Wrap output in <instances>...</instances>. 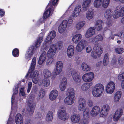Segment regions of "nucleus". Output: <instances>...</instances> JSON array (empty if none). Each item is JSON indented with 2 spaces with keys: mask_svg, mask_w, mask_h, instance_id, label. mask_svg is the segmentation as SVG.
<instances>
[{
  "mask_svg": "<svg viewBox=\"0 0 124 124\" xmlns=\"http://www.w3.org/2000/svg\"><path fill=\"white\" fill-rule=\"evenodd\" d=\"M36 62V58L34 57L32 60L28 73L25 76V78H27L28 76L32 78V81L33 83L36 84L39 82V72L37 70H35L34 72L33 71L35 67Z\"/></svg>",
  "mask_w": 124,
  "mask_h": 124,
  "instance_id": "nucleus-1",
  "label": "nucleus"
},
{
  "mask_svg": "<svg viewBox=\"0 0 124 124\" xmlns=\"http://www.w3.org/2000/svg\"><path fill=\"white\" fill-rule=\"evenodd\" d=\"M86 101L85 99L83 98H80L78 100V109L80 111H83L84 117H88L89 115V109L87 108H85Z\"/></svg>",
  "mask_w": 124,
  "mask_h": 124,
  "instance_id": "nucleus-2",
  "label": "nucleus"
},
{
  "mask_svg": "<svg viewBox=\"0 0 124 124\" xmlns=\"http://www.w3.org/2000/svg\"><path fill=\"white\" fill-rule=\"evenodd\" d=\"M34 99V96L32 94L30 95L27 98V102L28 106L27 108V111L30 115L33 114L34 112L35 109Z\"/></svg>",
  "mask_w": 124,
  "mask_h": 124,
  "instance_id": "nucleus-3",
  "label": "nucleus"
},
{
  "mask_svg": "<svg viewBox=\"0 0 124 124\" xmlns=\"http://www.w3.org/2000/svg\"><path fill=\"white\" fill-rule=\"evenodd\" d=\"M73 20V18L71 17L68 20L63 21L58 28V32L61 34L63 33L65 31L66 27H69L71 25Z\"/></svg>",
  "mask_w": 124,
  "mask_h": 124,
  "instance_id": "nucleus-4",
  "label": "nucleus"
},
{
  "mask_svg": "<svg viewBox=\"0 0 124 124\" xmlns=\"http://www.w3.org/2000/svg\"><path fill=\"white\" fill-rule=\"evenodd\" d=\"M104 90V87L102 84H97L95 85L93 89V95L95 97H100L102 94Z\"/></svg>",
  "mask_w": 124,
  "mask_h": 124,
  "instance_id": "nucleus-5",
  "label": "nucleus"
},
{
  "mask_svg": "<svg viewBox=\"0 0 124 124\" xmlns=\"http://www.w3.org/2000/svg\"><path fill=\"white\" fill-rule=\"evenodd\" d=\"M102 52V47L99 45L96 44L94 46L91 55L93 58H97L100 56Z\"/></svg>",
  "mask_w": 124,
  "mask_h": 124,
  "instance_id": "nucleus-6",
  "label": "nucleus"
},
{
  "mask_svg": "<svg viewBox=\"0 0 124 124\" xmlns=\"http://www.w3.org/2000/svg\"><path fill=\"white\" fill-rule=\"evenodd\" d=\"M57 115L58 118L63 121L67 120L69 118V115L66 113L65 108L63 106L60 107L58 110Z\"/></svg>",
  "mask_w": 124,
  "mask_h": 124,
  "instance_id": "nucleus-7",
  "label": "nucleus"
},
{
  "mask_svg": "<svg viewBox=\"0 0 124 124\" xmlns=\"http://www.w3.org/2000/svg\"><path fill=\"white\" fill-rule=\"evenodd\" d=\"M68 73L72 75L73 79L76 83H80L81 79L80 74L78 71L73 68H69L68 71Z\"/></svg>",
  "mask_w": 124,
  "mask_h": 124,
  "instance_id": "nucleus-8",
  "label": "nucleus"
},
{
  "mask_svg": "<svg viewBox=\"0 0 124 124\" xmlns=\"http://www.w3.org/2000/svg\"><path fill=\"white\" fill-rule=\"evenodd\" d=\"M58 1V0H50L46 8L48 6L50 7L44 13L43 16V19H46L49 17L51 13V8L56 4Z\"/></svg>",
  "mask_w": 124,
  "mask_h": 124,
  "instance_id": "nucleus-9",
  "label": "nucleus"
},
{
  "mask_svg": "<svg viewBox=\"0 0 124 124\" xmlns=\"http://www.w3.org/2000/svg\"><path fill=\"white\" fill-rule=\"evenodd\" d=\"M56 35V32L55 31H52L47 37L46 40V42L43 44V46L41 47V48L43 49H45L46 50L47 49V47L46 45V42L49 41H51L55 38Z\"/></svg>",
  "mask_w": 124,
  "mask_h": 124,
  "instance_id": "nucleus-10",
  "label": "nucleus"
},
{
  "mask_svg": "<svg viewBox=\"0 0 124 124\" xmlns=\"http://www.w3.org/2000/svg\"><path fill=\"white\" fill-rule=\"evenodd\" d=\"M124 16V14H123L121 6L119 5L116 8L113 14V17L115 19H117L119 17H122Z\"/></svg>",
  "mask_w": 124,
  "mask_h": 124,
  "instance_id": "nucleus-11",
  "label": "nucleus"
},
{
  "mask_svg": "<svg viewBox=\"0 0 124 124\" xmlns=\"http://www.w3.org/2000/svg\"><path fill=\"white\" fill-rule=\"evenodd\" d=\"M110 107L108 104H105L102 107L100 114V117H104L108 114L109 110Z\"/></svg>",
  "mask_w": 124,
  "mask_h": 124,
  "instance_id": "nucleus-12",
  "label": "nucleus"
},
{
  "mask_svg": "<svg viewBox=\"0 0 124 124\" xmlns=\"http://www.w3.org/2000/svg\"><path fill=\"white\" fill-rule=\"evenodd\" d=\"M94 77L93 73L90 72L84 74L82 76L83 80L86 82H89L91 81Z\"/></svg>",
  "mask_w": 124,
  "mask_h": 124,
  "instance_id": "nucleus-13",
  "label": "nucleus"
},
{
  "mask_svg": "<svg viewBox=\"0 0 124 124\" xmlns=\"http://www.w3.org/2000/svg\"><path fill=\"white\" fill-rule=\"evenodd\" d=\"M115 87L114 83L111 81H110L107 86L106 89V92L110 94H112L114 90Z\"/></svg>",
  "mask_w": 124,
  "mask_h": 124,
  "instance_id": "nucleus-14",
  "label": "nucleus"
},
{
  "mask_svg": "<svg viewBox=\"0 0 124 124\" xmlns=\"http://www.w3.org/2000/svg\"><path fill=\"white\" fill-rule=\"evenodd\" d=\"M95 32L94 27H90L86 31L85 34V37L86 38L91 37L95 35Z\"/></svg>",
  "mask_w": 124,
  "mask_h": 124,
  "instance_id": "nucleus-15",
  "label": "nucleus"
},
{
  "mask_svg": "<svg viewBox=\"0 0 124 124\" xmlns=\"http://www.w3.org/2000/svg\"><path fill=\"white\" fill-rule=\"evenodd\" d=\"M75 50V47L74 46L71 45L67 48L66 53L68 57L69 58H71L74 55Z\"/></svg>",
  "mask_w": 124,
  "mask_h": 124,
  "instance_id": "nucleus-16",
  "label": "nucleus"
},
{
  "mask_svg": "<svg viewBox=\"0 0 124 124\" xmlns=\"http://www.w3.org/2000/svg\"><path fill=\"white\" fill-rule=\"evenodd\" d=\"M75 99V97L68 96L65 98L64 102L66 105L70 106L74 103Z\"/></svg>",
  "mask_w": 124,
  "mask_h": 124,
  "instance_id": "nucleus-17",
  "label": "nucleus"
},
{
  "mask_svg": "<svg viewBox=\"0 0 124 124\" xmlns=\"http://www.w3.org/2000/svg\"><path fill=\"white\" fill-rule=\"evenodd\" d=\"M101 111V109L99 107L97 106H95L91 111L90 115L93 116H95L100 113Z\"/></svg>",
  "mask_w": 124,
  "mask_h": 124,
  "instance_id": "nucleus-18",
  "label": "nucleus"
},
{
  "mask_svg": "<svg viewBox=\"0 0 124 124\" xmlns=\"http://www.w3.org/2000/svg\"><path fill=\"white\" fill-rule=\"evenodd\" d=\"M123 110L121 108L118 109L115 112L113 117V120L115 121H117L123 114Z\"/></svg>",
  "mask_w": 124,
  "mask_h": 124,
  "instance_id": "nucleus-19",
  "label": "nucleus"
},
{
  "mask_svg": "<svg viewBox=\"0 0 124 124\" xmlns=\"http://www.w3.org/2000/svg\"><path fill=\"white\" fill-rule=\"evenodd\" d=\"M92 2V0H83L82 7L84 12L86 11L87 10Z\"/></svg>",
  "mask_w": 124,
  "mask_h": 124,
  "instance_id": "nucleus-20",
  "label": "nucleus"
},
{
  "mask_svg": "<svg viewBox=\"0 0 124 124\" xmlns=\"http://www.w3.org/2000/svg\"><path fill=\"white\" fill-rule=\"evenodd\" d=\"M103 22L101 20H99L95 22L94 27L97 31H100L103 28Z\"/></svg>",
  "mask_w": 124,
  "mask_h": 124,
  "instance_id": "nucleus-21",
  "label": "nucleus"
},
{
  "mask_svg": "<svg viewBox=\"0 0 124 124\" xmlns=\"http://www.w3.org/2000/svg\"><path fill=\"white\" fill-rule=\"evenodd\" d=\"M34 49V47L32 46L30 47L27 51L25 54V58L28 61L31 59V57L33 55Z\"/></svg>",
  "mask_w": 124,
  "mask_h": 124,
  "instance_id": "nucleus-22",
  "label": "nucleus"
},
{
  "mask_svg": "<svg viewBox=\"0 0 124 124\" xmlns=\"http://www.w3.org/2000/svg\"><path fill=\"white\" fill-rule=\"evenodd\" d=\"M58 92L55 89L54 90L51 91L49 95V98L50 100L53 101L55 100L58 96Z\"/></svg>",
  "mask_w": 124,
  "mask_h": 124,
  "instance_id": "nucleus-23",
  "label": "nucleus"
},
{
  "mask_svg": "<svg viewBox=\"0 0 124 124\" xmlns=\"http://www.w3.org/2000/svg\"><path fill=\"white\" fill-rule=\"evenodd\" d=\"M80 119V116L79 115L77 114H74L70 116L71 121L74 123H79Z\"/></svg>",
  "mask_w": 124,
  "mask_h": 124,
  "instance_id": "nucleus-24",
  "label": "nucleus"
},
{
  "mask_svg": "<svg viewBox=\"0 0 124 124\" xmlns=\"http://www.w3.org/2000/svg\"><path fill=\"white\" fill-rule=\"evenodd\" d=\"M63 46V43L62 41H59L57 42L56 45H51V47L54 48V50H60L62 48Z\"/></svg>",
  "mask_w": 124,
  "mask_h": 124,
  "instance_id": "nucleus-25",
  "label": "nucleus"
},
{
  "mask_svg": "<svg viewBox=\"0 0 124 124\" xmlns=\"http://www.w3.org/2000/svg\"><path fill=\"white\" fill-rule=\"evenodd\" d=\"M67 82L66 78H63L62 79L59 85L61 91H63L65 90L67 86Z\"/></svg>",
  "mask_w": 124,
  "mask_h": 124,
  "instance_id": "nucleus-26",
  "label": "nucleus"
},
{
  "mask_svg": "<svg viewBox=\"0 0 124 124\" xmlns=\"http://www.w3.org/2000/svg\"><path fill=\"white\" fill-rule=\"evenodd\" d=\"M81 6L80 5H78L76 6L74 8L72 14L73 17H75L78 16L79 14L81 11Z\"/></svg>",
  "mask_w": 124,
  "mask_h": 124,
  "instance_id": "nucleus-27",
  "label": "nucleus"
},
{
  "mask_svg": "<svg viewBox=\"0 0 124 124\" xmlns=\"http://www.w3.org/2000/svg\"><path fill=\"white\" fill-rule=\"evenodd\" d=\"M103 38V36L102 35L99 34L95 37L91 38V39L92 42L95 45L96 44L98 45L97 44L98 41H102Z\"/></svg>",
  "mask_w": 124,
  "mask_h": 124,
  "instance_id": "nucleus-28",
  "label": "nucleus"
},
{
  "mask_svg": "<svg viewBox=\"0 0 124 124\" xmlns=\"http://www.w3.org/2000/svg\"><path fill=\"white\" fill-rule=\"evenodd\" d=\"M15 121L16 124H23V117L22 115L20 114H17L15 116Z\"/></svg>",
  "mask_w": 124,
  "mask_h": 124,
  "instance_id": "nucleus-29",
  "label": "nucleus"
},
{
  "mask_svg": "<svg viewBox=\"0 0 124 124\" xmlns=\"http://www.w3.org/2000/svg\"><path fill=\"white\" fill-rule=\"evenodd\" d=\"M113 11L110 8L106 9L104 12V16L107 19L111 18L113 16Z\"/></svg>",
  "mask_w": 124,
  "mask_h": 124,
  "instance_id": "nucleus-30",
  "label": "nucleus"
},
{
  "mask_svg": "<svg viewBox=\"0 0 124 124\" xmlns=\"http://www.w3.org/2000/svg\"><path fill=\"white\" fill-rule=\"evenodd\" d=\"M82 38V35L81 34L77 33L73 36L72 39V41L73 43L77 44L80 40Z\"/></svg>",
  "mask_w": 124,
  "mask_h": 124,
  "instance_id": "nucleus-31",
  "label": "nucleus"
},
{
  "mask_svg": "<svg viewBox=\"0 0 124 124\" xmlns=\"http://www.w3.org/2000/svg\"><path fill=\"white\" fill-rule=\"evenodd\" d=\"M122 93L120 91H117L114 95V101L116 103L118 102L121 97Z\"/></svg>",
  "mask_w": 124,
  "mask_h": 124,
  "instance_id": "nucleus-32",
  "label": "nucleus"
},
{
  "mask_svg": "<svg viewBox=\"0 0 124 124\" xmlns=\"http://www.w3.org/2000/svg\"><path fill=\"white\" fill-rule=\"evenodd\" d=\"M46 57V52L44 51L40 55L39 60V64L40 65L42 64L45 61Z\"/></svg>",
  "mask_w": 124,
  "mask_h": 124,
  "instance_id": "nucleus-33",
  "label": "nucleus"
},
{
  "mask_svg": "<svg viewBox=\"0 0 124 124\" xmlns=\"http://www.w3.org/2000/svg\"><path fill=\"white\" fill-rule=\"evenodd\" d=\"M56 51L54 50V48L51 47V45L47 52V55L48 57L52 58L55 54Z\"/></svg>",
  "mask_w": 124,
  "mask_h": 124,
  "instance_id": "nucleus-34",
  "label": "nucleus"
},
{
  "mask_svg": "<svg viewBox=\"0 0 124 124\" xmlns=\"http://www.w3.org/2000/svg\"><path fill=\"white\" fill-rule=\"evenodd\" d=\"M85 21H81L77 22L75 25V27L77 30H80L85 25Z\"/></svg>",
  "mask_w": 124,
  "mask_h": 124,
  "instance_id": "nucleus-35",
  "label": "nucleus"
},
{
  "mask_svg": "<svg viewBox=\"0 0 124 124\" xmlns=\"http://www.w3.org/2000/svg\"><path fill=\"white\" fill-rule=\"evenodd\" d=\"M43 34L42 33H40L39 35V37H38L37 41L36 42L35 46L36 47H39L41 44L43 40Z\"/></svg>",
  "mask_w": 124,
  "mask_h": 124,
  "instance_id": "nucleus-36",
  "label": "nucleus"
},
{
  "mask_svg": "<svg viewBox=\"0 0 124 124\" xmlns=\"http://www.w3.org/2000/svg\"><path fill=\"white\" fill-rule=\"evenodd\" d=\"M81 68L82 70L84 71L88 72L91 70L90 66L84 63H83L82 64Z\"/></svg>",
  "mask_w": 124,
  "mask_h": 124,
  "instance_id": "nucleus-37",
  "label": "nucleus"
},
{
  "mask_svg": "<svg viewBox=\"0 0 124 124\" xmlns=\"http://www.w3.org/2000/svg\"><path fill=\"white\" fill-rule=\"evenodd\" d=\"M93 11L91 10H89L86 13V17L88 20H90L93 18L94 16Z\"/></svg>",
  "mask_w": 124,
  "mask_h": 124,
  "instance_id": "nucleus-38",
  "label": "nucleus"
},
{
  "mask_svg": "<svg viewBox=\"0 0 124 124\" xmlns=\"http://www.w3.org/2000/svg\"><path fill=\"white\" fill-rule=\"evenodd\" d=\"M43 74L44 77V78H49L51 75L52 73L50 71L47 69H45L44 70Z\"/></svg>",
  "mask_w": 124,
  "mask_h": 124,
  "instance_id": "nucleus-39",
  "label": "nucleus"
},
{
  "mask_svg": "<svg viewBox=\"0 0 124 124\" xmlns=\"http://www.w3.org/2000/svg\"><path fill=\"white\" fill-rule=\"evenodd\" d=\"M53 113L52 111H49L47 113L46 117V120L47 122L51 121L53 119Z\"/></svg>",
  "mask_w": 124,
  "mask_h": 124,
  "instance_id": "nucleus-40",
  "label": "nucleus"
},
{
  "mask_svg": "<svg viewBox=\"0 0 124 124\" xmlns=\"http://www.w3.org/2000/svg\"><path fill=\"white\" fill-rule=\"evenodd\" d=\"M102 0H95L93 2V6L96 8H99L102 6Z\"/></svg>",
  "mask_w": 124,
  "mask_h": 124,
  "instance_id": "nucleus-41",
  "label": "nucleus"
},
{
  "mask_svg": "<svg viewBox=\"0 0 124 124\" xmlns=\"http://www.w3.org/2000/svg\"><path fill=\"white\" fill-rule=\"evenodd\" d=\"M75 92L73 89L69 88L67 89L66 93L68 95V96L75 97Z\"/></svg>",
  "mask_w": 124,
  "mask_h": 124,
  "instance_id": "nucleus-42",
  "label": "nucleus"
},
{
  "mask_svg": "<svg viewBox=\"0 0 124 124\" xmlns=\"http://www.w3.org/2000/svg\"><path fill=\"white\" fill-rule=\"evenodd\" d=\"M109 55L108 54H106L105 55L103 61V64L104 66H106L109 63Z\"/></svg>",
  "mask_w": 124,
  "mask_h": 124,
  "instance_id": "nucleus-43",
  "label": "nucleus"
},
{
  "mask_svg": "<svg viewBox=\"0 0 124 124\" xmlns=\"http://www.w3.org/2000/svg\"><path fill=\"white\" fill-rule=\"evenodd\" d=\"M50 82L49 78H44L42 81V85L45 87L48 86L50 84Z\"/></svg>",
  "mask_w": 124,
  "mask_h": 124,
  "instance_id": "nucleus-44",
  "label": "nucleus"
},
{
  "mask_svg": "<svg viewBox=\"0 0 124 124\" xmlns=\"http://www.w3.org/2000/svg\"><path fill=\"white\" fill-rule=\"evenodd\" d=\"M110 0H102V7L104 8H107L108 6Z\"/></svg>",
  "mask_w": 124,
  "mask_h": 124,
  "instance_id": "nucleus-45",
  "label": "nucleus"
},
{
  "mask_svg": "<svg viewBox=\"0 0 124 124\" xmlns=\"http://www.w3.org/2000/svg\"><path fill=\"white\" fill-rule=\"evenodd\" d=\"M15 88H14L13 89V93L12 97L11 98V107H12V105H13V100H14V94H16L18 92V86L17 85L15 87Z\"/></svg>",
  "mask_w": 124,
  "mask_h": 124,
  "instance_id": "nucleus-46",
  "label": "nucleus"
},
{
  "mask_svg": "<svg viewBox=\"0 0 124 124\" xmlns=\"http://www.w3.org/2000/svg\"><path fill=\"white\" fill-rule=\"evenodd\" d=\"M63 68L55 67L54 71V73L56 76L58 75L62 71Z\"/></svg>",
  "mask_w": 124,
  "mask_h": 124,
  "instance_id": "nucleus-47",
  "label": "nucleus"
},
{
  "mask_svg": "<svg viewBox=\"0 0 124 124\" xmlns=\"http://www.w3.org/2000/svg\"><path fill=\"white\" fill-rule=\"evenodd\" d=\"M79 45L85 48V46L87 45V41L84 39H82L80 41L78 44Z\"/></svg>",
  "mask_w": 124,
  "mask_h": 124,
  "instance_id": "nucleus-48",
  "label": "nucleus"
},
{
  "mask_svg": "<svg viewBox=\"0 0 124 124\" xmlns=\"http://www.w3.org/2000/svg\"><path fill=\"white\" fill-rule=\"evenodd\" d=\"M90 87L89 84L87 83H84L83 84L81 87L82 90L83 91L87 90Z\"/></svg>",
  "mask_w": 124,
  "mask_h": 124,
  "instance_id": "nucleus-49",
  "label": "nucleus"
},
{
  "mask_svg": "<svg viewBox=\"0 0 124 124\" xmlns=\"http://www.w3.org/2000/svg\"><path fill=\"white\" fill-rule=\"evenodd\" d=\"M115 51L117 53L121 54L124 52V49L122 48L117 47L115 48Z\"/></svg>",
  "mask_w": 124,
  "mask_h": 124,
  "instance_id": "nucleus-50",
  "label": "nucleus"
},
{
  "mask_svg": "<svg viewBox=\"0 0 124 124\" xmlns=\"http://www.w3.org/2000/svg\"><path fill=\"white\" fill-rule=\"evenodd\" d=\"M12 53L14 57H18L19 54V51L17 48H15L13 50Z\"/></svg>",
  "mask_w": 124,
  "mask_h": 124,
  "instance_id": "nucleus-51",
  "label": "nucleus"
},
{
  "mask_svg": "<svg viewBox=\"0 0 124 124\" xmlns=\"http://www.w3.org/2000/svg\"><path fill=\"white\" fill-rule=\"evenodd\" d=\"M24 88H22L20 89V91L19 93L20 96L22 97L23 98H24L26 97V96L24 91Z\"/></svg>",
  "mask_w": 124,
  "mask_h": 124,
  "instance_id": "nucleus-52",
  "label": "nucleus"
},
{
  "mask_svg": "<svg viewBox=\"0 0 124 124\" xmlns=\"http://www.w3.org/2000/svg\"><path fill=\"white\" fill-rule=\"evenodd\" d=\"M89 123L88 120L85 118L80 119L79 123V124H89Z\"/></svg>",
  "mask_w": 124,
  "mask_h": 124,
  "instance_id": "nucleus-53",
  "label": "nucleus"
},
{
  "mask_svg": "<svg viewBox=\"0 0 124 124\" xmlns=\"http://www.w3.org/2000/svg\"><path fill=\"white\" fill-rule=\"evenodd\" d=\"M111 65L114 67H117L118 66L116 60L115 58H113L111 62Z\"/></svg>",
  "mask_w": 124,
  "mask_h": 124,
  "instance_id": "nucleus-54",
  "label": "nucleus"
},
{
  "mask_svg": "<svg viewBox=\"0 0 124 124\" xmlns=\"http://www.w3.org/2000/svg\"><path fill=\"white\" fill-rule=\"evenodd\" d=\"M54 59L53 58L49 57L46 62L47 66H49L54 61Z\"/></svg>",
  "mask_w": 124,
  "mask_h": 124,
  "instance_id": "nucleus-55",
  "label": "nucleus"
},
{
  "mask_svg": "<svg viewBox=\"0 0 124 124\" xmlns=\"http://www.w3.org/2000/svg\"><path fill=\"white\" fill-rule=\"evenodd\" d=\"M45 95V92L44 90H40L39 94V99H42Z\"/></svg>",
  "mask_w": 124,
  "mask_h": 124,
  "instance_id": "nucleus-56",
  "label": "nucleus"
},
{
  "mask_svg": "<svg viewBox=\"0 0 124 124\" xmlns=\"http://www.w3.org/2000/svg\"><path fill=\"white\" fill-rule=\"evenodd\" d=\"M84 48L82 46L79 45L78 44H77L76 47L77 51L79 52L82 51Z\"/></svg>",
  "mask_w": 124,
  "mask_h": 124,
  "instance_id": "nucleus-57",
  "label": "nucleus"
},
{
  "mask_svg": "<svg viewBox=\"0 0 124 124\" xmlns=\"http://www.w3.org/2000/svg\"><path fill=\"white\" fill-rule=\"evenodd\" d=\"M63 64L62 61H58L56 63L55 67L63 68Z\"/></svg>",
  "mask_w": 124,
  "mask_h": 124,
  "instance_id": "nucleus-58",
  "label": "nucleus"
},
{
  "mask_svg": "<svg viewBox=\"0 0 124 124\" xmlns=\"http://www.w3.org/2000/svg\"><path fill=\"white\" fill-rule=\"evenodd\" d=\"M114 36H117L120 38H122L124 37V30H123L119 34H115Z\"/></svg>",
  "mask_w": 124,
  "mask_h": 124,
  "instance_id": "nucleus-59",
  "label": "nucleus"
},
{
  "mask_svg": "<svg viewBox=\"0 0 124 124\" xmlns=\"http://www.w3.org/2000/svg\"><path fill=\"white\" fill-rule=\"evenodd\" d=\"M118 61V64L121 66L124 63V59L121 57L120 56L119 57Z\"/></svg>",
  "mask_w": 124,
  "mask_h": 124,
  "instance_id": "nucleus-60",
  "label": "nucleus"
},
{
  "mask_svg": "<svg viewBox=\"0 0 124 124\" xmlns=\"http://www.w3.org/2000/svg\"><path fill=\"white\" fill-rule=\"evenodd\" d=\"M124 76L122 73H120L118 76V79L119 80H124Z\"/></svg>",
  "mask_w": 124,
  "mask_h": 124,
  "instance_id": "nucleus-61",
  "label": "nucleus"
},
{
  "mask_svg": "<svg viewBox=\"0 0 124 124\" xmlns=\"http://www.w3.org/2000/svg\"><path fill=\"white\" fill-rule=\"evenodd\" d=\"M106 24L108 27H111L113 26V22L112 20H110Z\"/></svg>",
  "mask_w": 124,
  "mask_h": 124,
  "instance_id": "nucleus-62",
  "label": "nucleus"
},
{
  "mask_svg": "<svg viewBox=\"0 0 124 124\" xmlns=\"http://www.w3.org/2000/svg\"><path fill=\"white\" fill-rule=\"evenodd\" d=\"M32 85V83L31 82H30L28 83V88L27 90V93H29L31 90Z\"/></svg>",
  "mask_w": 124,
  "mask_h": 124,
  "instance_id": "nucleus-63",
  "label": "nucleus"
},
{
  "mask_svg": "<svg viewBox=\"0 0 124 124\" xmlns=\"http://www.w3.org/2000/svg\"><path fill=\"white\" fill-rule=\"evenodd\" d=\"M87 104L89 107H92L93 105V103L92 101L91 100H89L87 101Z\"/></svg>",
  "mask_w": 124,
  "mask_h": 124,
  "instance_id": "nucleus-64",
  "label": "nucleus"
}]
</instances>
